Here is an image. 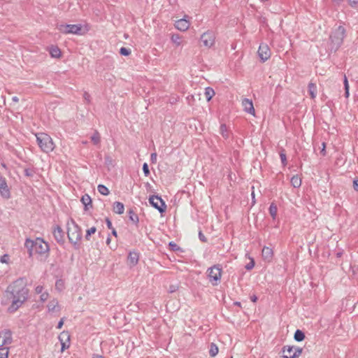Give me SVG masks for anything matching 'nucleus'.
<instances>
[{"mask_svg": "<svg viewBox=\"0 0 358 358\" xmlns=\"http://www.w3.org/2000/svg\"><path fill=\"white\" fill-rule=\"evenodd\" d=\"M6 292L8 299L12 300L8 310L13 313L27 301L29 289L25 286L24 279L19 278L7 287Z\"/></svg>", "mask_w": 358, "mask_h": 358, "instance_id": "obj_1", "label": "nucleus"}, {"mask_svg": "<svg viewBox=\"0 0 358 358\" xmlns=\"http://www.w3.org/2000/svg\"><path fill=\"white\" fill-rule=\"evenodd\" d=\"M24 246L28 250L29 257H32L34 253L48 256L50 251L48 243L41 238H36L35 240L27 238Z\"/></svg>", "mask_w": 358, "mask_h": 358, "instance_id": "obj_2", "label": "nucleus"}, {"mask_svg": "<svg viewBox=\"0 0 358 358\" xmlns=\"http://www.w3.org/2000/svg\"><path fill=\"white\" fill-rule=\"evenodd\" d=\"M67 235L70 243L76 248H78V243L82 238V231L73 219H70L67 222Z\"/></svg>", "mask_w": 358, "mask_h": 358, "instance_id": "obj_3", "label": "nucleus"}, {"mask_svg": "<svg viewBox=\"0 0 358 358\" xmlns=\"http://www.w3.org/2000/svg\"><path fill=\"white\" fill-rule=\"evenodd\" d=\"M345 36V29L343 26H338L330 35V48L331 51L336 52L343 44Z\"/></svg>", "mask_w": 358, "mask_h": 358, "instance_id": "obj_4", "label": "nucleus"}, {"mask_svg": "<svg viewBox=\"0 0 358 358\" xmlns=\"http://www.w3.org/2000/svg\"><path fill=\"white\" fill-rule=\"evenodd\" d=\"M36 142L41 150L45 152L49 153L55 148V144L50 135L45 133H38L36 134Z\"/></svg>", "mask_w": 358, "mask_h": 358, "instance_id": "obj_5", "label": "nucleus"}, {"mask_svg": "<svg viewBox=\"0 0 358 358\" xmlns=\"http://www.w3.org/2000/svg\"><path fill=\"white\" fill-rule=\"evenodd\" d=\"M209 281L213 285H217L222 276V269L218 266H213L207 271Z\"/></svg>", "mask_w": 358, "mask_h": 358, "instance_id": "obj_6", "label": "nucleus"}, {"mask_svg": "<svg viewBox=\"0 0 358 358\" xmlns=\"http://www.w3.org/2000/svg\"><path fill=\"white\" fill-rule=\"evenodd\" d=\"M58 30L65 34H80L82 27L80 24H59L57 26Z\"/></svg>", "mask_w": 358, "mask_h": 358, "instance_id": "obj_7", "label": "nucleus"}, {"mask_svg": "<svg viewBox=\"0 0 358 358\" xmlns=\"http://www.w3.org/2000/svg\"><path fill=\"white\" fill-rule=\"evenodd\" d=\"M202 45L208 48L213 47L215 42V34L212 31L204 32L200 38Z\"/></svg>", "mask_w": 358, "mask_h": 358, "instance_id": "obj_8", "label": "nucleus"}, {"mask_svg": "<svg viewBox=\"0 0 358 358\" xmlns=\"http://www.w3.org/2000/svg\"><path fill=\"white\" fill-rule=\"evenodd\" d=\"M302 352V349L293 346H284L282 350L283 358H297Z\"/></svg>", "mask_w": 358, "mask_h": 358, "instance_id": "obj_9", "label": "nucleus"}, {"mask_svg": "<svg viewBox=\"0 0 358 358\" xmlns=\"http://www.w3.org/2000/svg\"><path fill=\"white\" fill-rule=\"evenodd\" d=\"M149 202L150 205L157 209L159 213H162L165 212L166 206L160 196L157 195L151 196L149 198Z\"/></svg>", "mask_w": 358, "mask_h": 358, "instance_id": "obj_10", "label": "nucleus"}, {"mask_svg": "<svg viewBox=\"0 0 358 358\" xmlns=\"http://www.w3.org/2000/svg\"><path fill=\"white\" fill-rule=\"evenodd\" d=\"M12 332L9 329H4L0 332V347L9 348L12 343Z\"/></svg>", "mask_w": 358, "mask_h": 358, "instance_id": "obj_11", "label": "nucleus"}, {"mask_svg": "<svg viewBox=\"0 0 358 358\" xmlns=\"http://www.w3.org/2000/svg\"><path fill=\"white\" fill-rule=\"evenodd\" d=\"M271 55V52L268 45L265 43H262L258 49V55L260 59L264 62L268 60Z\"/></svg>", "mask_w": 358, "mask_h": 358, "instance_id": "obj_12", "label": "nucleus"}, {"mask_svg": "<svg viewBox=\"0 0 358 358\" xmlns=\"http://www.w3.org/2000/svg\"><path fill=\"white\" fill-rule=\"evenodd\" d=\"M0 194L4 199H9L10 196V192L8 187L6 178L3 176H0Z\"/></svg>", "mask_w": 358, "mask_h": 358, "instance_id": "obj_13", "label": "nucleus"}, {"mask_svg": "<svg viewBox=\"0 0 358 358\" xmlns=\"http://www.w3.org/2000/svg\"><path fill=\"white\" fill-rule=\"evenodd\" d=\"M53 236L56 241L60 244L62 245L64 243V233L62 230V229L57 225L54 227L53 231H52Z\"/></svg>", "mask_w": 358, "mask_h": 358, "instance_id": "obj_14", "label": "nucleus"}, {"mask_svg": "<svg viewBox=\"0 0 358 358\" xmlns=\"http://www.w3.org/2000/svg\"><path fill=\"white\" fill-rule=\"evenodd\" d=\"M242 106L245 112L255 115V110L252 100L245 98L242 100Z\"/></svg>", "mask_w": 358, "mask_h": 358, "instance_id": "obj_15", "label": "nucleus"}, {"mask_svg": "<svg viewBox=\"0 0 358 358\" xmlns=\"http://www.w3.org/2000/svg\"><path fill=\"white\" fill-rule=\"evenodd\" d=\"M190 22L188 20L186 19V17L184 18L180 19L175 22V27L181 31H185L189 27Z\"/></svg>", "mask_w": 358, "mask_h": 358, "instance_id": "obj_16", "label": "nucleus"}, {"mask_svg": "<svg viewBox=\"0 0 358 358\" xmlns=\"http://www.w3.org/2000/svg\"><path fill=\"white\" fill-rule=\"evenodd\" d=\"M59 339L61 341L62 344V351L65 350L69 347V336L67 332H62L59 336Z\"/></svg>", "mask_w": 358, "mask_h": 358, "instance_id": "obj_17", "label": "nucleus"}, {"mask_svg": "<svg viewBox=\"0 0 358 358\" xmlns=\"http://www.w3.org/2000/svg\"><path fill=\"white\" fill-rule=\"evenodd\" d=\"M139 259V255L138 252L133 251L130 252L127 257V262L130 266H136Z\"/></svg>", "mask_w": 358, "mask_h": 358, "instance_id": "obj_18", "label": "nucleus"}, {"mask_svg": "<svg viewBox=\"0 0 358 358\" xmlns=\"http://www.w3.org/2000/svg\"><path fill=\"white\" fill-rule=\"evenodd\" d=\"M48 310L49 313L59 312L60 306L57 299L51 300L48 304Z\"/></svg>", "mask_w": 358, "mask_h": 358, "instance_id": "obj_19", "label": "nucleus"}, {"mask_svg": "<svg viewBox=\"0 0 358 358\" xmlns=\"http://www.w3.org/2000/svg\"><path fill=\"white\" fill-rule=\"evenodd\" d=\"M262 255L264 260L270 262L272 259L273 252V250L268 247H264L262 251Z\"/></svg>", "mask_w": 358, "mask_h": 358, "instance_id": "obj_20", "label": "nucleus"}, {"mask_svg": "<svg viewBox=\"0 0 358 358\" xmlns=\"http://www.w3.org/2000/svg\"><path fill=\"white\" fill-rule=\"evenodd\" d=\"M124 204L119 201H115L113 204V210L115 213L121 215L124 213Z\"/></svg>", "mask_w": 358, "mask_h": 358, "instance_id": "obj_21", "label": "nucleus"}, {"mask_svg": "<svg viewBox=\"0 0 358 358\" xmlns=\"http://www.w3.org/2000/svg\"><path fill=\"white\" fill-rule=\"evenodd\" d=\"M290 182L293 187L299 188L301 185V178L299 175L293 176Z\"/></svg>", "mask_w": 358, "mask_h": 358, "instance_id": "obj_22", "label": "nucleus"}, {"mask_svg": "<svg viewBox=\"0 0 358 358\" xmlns=\"http://www.w3.org/2000/svg\"><path fill=\"white\" fill-rule=\"evenodd\" d=\"M308 92L311 99H315L317 95V86L313 83L308 84Z\"/></svg>", "mask_w": 358, "mask_h": 358, "instance_id": "obj_23", "label": "nucleus"}, {"mask_svg": "<svg viewBox=\"0 0 358 358\" xmlns=\"http://www.w3.org/2000/svg\"><path fill=\"white\" fill-rule=\"evenodd\" d=\"M81 201L83 204L85 206V210L88 209V206L92 207V199L88 194H85L81 198Z\"/></svg>", "mask_w": 358, "mask_h": 358, "instance_id": "obj_24", "label": "nucleus"}, {"mask_svg": "<svg viewBox=\"0 0 358 358\" xmlns=\"http://www.w3.org/2000/svg\"><path fill=\"white\" fill-rule=\"evenodd\" d=\"M268 210H269V213H270L271 216L272 217L273 220H275L277 217V213H278V208H277L276 204L273 202L271 203L269 206Z\"/></svg>", "mask_w": 358, "mask_h": 358, "instance_id": "obj_25", "label": "nucleus"}, {"mask_svg": "<svg viewBox=\"0 0 358 358\" xmlns=\"http://www.w3.org/2000/svg\"><path fill=\"white\" fill-rule=\"evenodd\" d=\"M50 54L52 57L59 58L61 56V51L57 47L52 46L50 48Z\"/></svg>", "mask_w": 358, "mask_h": 358, "instance_id": "obj_26", "label": "nucleus"}, {"mask_svg": "<svg viewBox=\"0 0 358 358\" xmlns=\"http://www.w3.org/2000/svg\"><path fill=\"white\" fill-rule=\"evenodd\" d=\"M214 95L215 92L213 88L208 87L205 89V96L208 101H210Z\"/></svg>", "mask_w": 358, "mask_h": 358, "instance_id": "obj_27", "label": "nucleus"}, {"mask_svg": "<svg viewBox=\"0 0 358 358\" xmlns=\"http://www.w3.org/2000/svg\"><path fill=\"white\" fill-rule=\"evenodd\" d=\"M129 220L134 224H137L139 219L138 216L134 212L133 210L130 209L128 212Z\"/></svg>", "mask_w": 358, "mask_h": 358, "instance_id": "obj_28", "label": "nucleus"}, {"mask_svg": "<svg viewBox=\"0 0 358 358\" xmlns=\"http://www.w3.org/2000/svg\"><path fill=\"white\" fill-rule=\"evenodd\" d=\"M220 132L224 138L227 139L229 138V134L225 124L220 125Z\"/></svg>", "mask_w": 358, "mask_h": 358, "instance_id": "obj_29", "label": "nucleus"}, {"mask_svg": "<svg viewBox=\"0 0 358 358\" xmlns=\"http://www.w3.org/2000/svg\"><path fill=\"white\" fill-rule=\"evenodd\" d=\"M171 40L176 46L180 45L182 43L181 36L178 34H173Z\"/></svg>", "mask_w": 358, "mask_h": 358, "instance_id": "obj_30", "label": "nucleus"}, {"mask_svg": "<svg viewBox=\"0 0 358 358\" xmlns=\"http://www.w3.org/2000/svg\"><path fill=\"white\" fill-rule=\"evenodd\" d=\"M218 351H219V350H218L217 346L213 343H210V350H209L210 355L211 357H214L217 355Z\"/></svg>", "mask_w": 358, "mask_h": 358, "instance_id": "obj_31", "label": "nucleus"}, {"mask_svg": "<svg viewBox=\"0 0 358 358\" xmlns=\"http://www.w3.org/2000/svg\"><path fill=\"white\" fill-rule=\"evenodd\" d=\"M97 190L101 194L104 195V196L108 195L110 193L108 187H106L103 185H99L97 187Z\"/></svg>", "mask_w": 358, "mask_h": 358, "instance_id": "obj_32", "label": "nucleus"}, {"mask_svg": "<svg viewBox=\"0 0 358 358\" xmlns=\"http://www.w3.org/2000/svg\"><path fill=\"white\" fill-rule=\"evenodd\" d=\"M294 338L296 341H302L305 338V334L302 331L297 329L294 333Z\"/></svg>", "mask_w": 358, "mask_h": 358, "instance_id": "obj_33", "label": "nucleus"}, {"mask_svg": "<svg viewBox=\"0 0 358 358\" xmlns=\"http://www.w3.org/2000/svg\"><path fill=\"white\" fill-rule=\"evenodd\" d=\"M101 136L98 131H95L91 137V141L94 145H98L100 143Z\"/></svg>", "mask_w": 358, "mask_h": 358, "instance_id": "obj_34", "label": "nucleus"}, {"mask_svg": "<svg viewBox=\"0 0 358 358\" xmlns=\"http://www.w3.org/2000/svg\"><path fill=\"white\" fill-rule=\"evenodd\" d=\"M343 84H344V88H345V96L346 98H348L349 95H350V93H349V84H348V78H347V77L345 76L344 77Z\"/></svg>", "mask_w": 358, "mask_h": 358, "instance_id": "obj_35", "label": "nucleus"}, {"mask_svg": "<svg viewBox=\"0 0 358 358\" xmlns=\"http://www.w3.org/2000/svg\"><path fill=\"white\" fill-rule=\"evenodd\" d=\"M9 348L0 347V358H8Z\"/></svg>", "mask_w": 358, "mask_h": 358, "instance_id": "obj_36", "label": "nucleus"}, {"mask_svg": "<svg viewBox=\"0 0 358 358\" xmlns=\"http://www.w3.org/2000/svg\"><path fill=\"white\" fill-rule=\"evenodd\" d=\"M96 231V228L95 227H92L90 229H87L85 234V239L89 241L90 237L92 234H94Z\"/></svg>", "mask_w": 358, "mask_h": 358, "instance_id": "obj_37", "label": "nucleus"}, {"mask_svg": "<svg viewBox=\"0 0 358 358\" xmlns=\"http://www.w3.org/2000/svg\"><path fill=\"white\" fill-rule=\"evenodd\" d=\"M64 281L62 280L59 279L56 281L55 287L59 291H62L64 289Z\"/></svg>", "mask_w": 358, "mask_h": 358, "instance_id": "obj_38", "label": "nucleus"}, {"mask_svg": "<svg viewBox=\"0 0 358 358\" xmlns=\"http://www.w3.org/2000/svg\"><path fill=\"white\" fill-rule=\"evenodd\" d=\"M280 157L282 164L284 166H285L287 164V157H286V154L285 153L284 150H282V151L280 152Z\"/></svg>", "mask_w": 358, "mask_h": 358, "instance_id": "obj_39", "label": "nucleus"}, {"mask_svg": "<svg viewBox=\"0 0 358 358\" xmlns=\"http://www.w3.org/2000/svg\"><path fill=\"white\" fill-rule=\"evenodd\" d=\"M120 53L122 55L128 56L131 54V50L128 48L122 47L120 50Z\"/></svg>", "mask_w": 358, "mask_h": 358, "instance_id": "obj_40", "label": "nucleus"}, {"mask_svg": "<svg viewBox=\"0 0 358 358\" xmlns=\"http://www.w3.org/2000/svg\"><path fill=\"white\" fill-rule=\"evenodd\" d=\"M143 171L145 176H148L150 175V170H149L148 165L147 163H144L143 164Z\"/></svg>", "mask_w": 358, "mask_h": 358, "instance_id": "obj_41", "label": "nucleus"}, {"mask_svg": "<svg viewBox=\"0 0 358 358\" xmlns=\"http://www.w3.org/2000/svg\"><path fill=\"white\" fill-rule=\"evenodd\" d=\"M10 260V257H9V255H7V254H5L3 255V256L1 257L0 258V262L1 263H5V264H8V262Z\"/></svg>", "mask_w": 358, "mask_h": 358, "instance_id": "obj_42", "label": "nucleus"}, {"mask_svg": "<svg viewBox=\"0 0 358 358\" xmlns=\"http://www.w3.org/2000/svg\"><path fill=\"white\" fill-rule=\"evenodd\" d=\"M34 171L33 169H24V175L28 177H31L34 174Z\"/></svg>", "mask_w": 358, "mask_h": 358, "instance_id": "obj_43", "label": "nucleus"}, {"mask_svg": "<svg viewBox=\"0 0 358 358\" xmlns=\"http://www.w3.org/2000/svg\"><path fill=\"white\" fill-rule=\"evenodd\" d=\"M48 296H49V294L48 292H43L41 294L40 299L42 302H44L45 301H47V299H48Z\"/></svg>", "mask_w": 358, "mask_h": 358, "instance_id": "obj_44", "label": "nucleus"}, {"mask_svg": "<svg viewBox=\"0 0 358 358\" xmlns=\"http://www.w3.org/2000/svg\"><path fill=\"white\" fill-rule=\"evenodd\" d=\"M178 287L177 285H171L169 286L168 291L169 293H173L178 290Z\"/></svg>", "mask_w": 358, "mask_h": 358, "instance_id": "obj_45", "label": "nucleus"}, {"mask_svg": "<svg viewBox=\"0 0 358 358\" xmlns=\"http://www.w3.org/2000/svg\"><path fill=\"white\" fill-rule=\"evenodd\" d=\"M157 153L153 152L150 155V161L152 164H155L157 162Z\"/></svg>", "mask_w": 358, "mask_h": 358, "instance_id": "obj_46", "label": "nucleus"}, {"mask_svg": "<svg viewBox=\"0 0 358 358\" xmlns=\"http://www.w3.org/2000/svg\"><path fill=\"white\" fill-rule=\"evenodd\" d=\"M349 4L352 8H357L358 6V0H349Z\"/></svg>", "mask_w": 358, "mask_h": 358, "instance_id": "obj_47", "label": "nucleus"}, {"mask_svg": "<svg viewBox=\"0 0 358 358\" xmlns=\"http://www.w3.org/2000/svg\"><path fill=\"white\" fill-rule=\"evenodd\" d=\"M254 266H255V262L252 259V261L250 262H249L248 264H246L245 268L247 270H251L254 267Z\"/></svg>", "mask_w": 358, "mask_h": 358, "instance_id": "obj_48", "label": "nucleus"}, {"mask_svg": "<svg viewBox=\"0 0 358 358\" xmlns=\"http://www.w3.org/2000/svg\"><path fill=\"white\" fill-rule=\"evenodd\" d=\"M83 98L87 103H89L90 102V95L89 93L85 92L83 94Z\"/></svg>", "mask_w": 358, "mask_h": 358, "instance_id": "obj_49", "label": "nucleus"}, {"mask_svg": "<svg viewBox=\"0 0 358 358\" xmlns=\"http://www.w3.org/2000/svg\"><path fill=\"white\" fill-rule=\"evenodd\" d=\"M199 239L202 241V242H206L207 241V239L205 237V236L202 234L201 231H200L199 233Z\"/></svg>", "mask_w": 358, "mask_h": 358, "instance_id": "obj_50", "label": "nucleus"}, {"mask_svg": "<svg viewBox=\"0 0 358 358\" xmlns=\"http://www.w3.org/2000/svg\"><path fill=\"white\" fill-rule=\"evenodd\" d=\"M106 225H107V227H108V229H112L113 228V227H112V222H111V221L110 220V219H109V218H108V217H107V218L106 219Z\"/></svg>", "mask_w": 358, "mask_h": 358, "instance_id": "obj_51", "label": "nucleus"}, {"mask_svg": "<svg viewBox=\"0 0 358 358\" xmlns=\"http://www.w3.org/2000/svg\"><path fill=\"white\" fill-rule=\"evenodd\" d=\"M43 287L41 286V285H38L36 289H35V291L37 294H41L43 292Z\"/></svg>", "mask_w": 358, "mask_h": 358, "instance_id": "obj_52", "label": "nucleus"}, {"mask_svg": "<svg viewBox=\"0 0 358 358\" xmlns=\"http://www.w3.org/2000/svg\"><path fill=\"white\" fill-rule=\"evenodd\" d=\"M353 187L356 192H358V179H355L353 181Z\"/></svg>", "mask_w": 358, "mask_h": 358, "instance_id": "obj_53", "label": "nucleus"}, {"mask_svg": "<svg viewBox=\"0 0 358 358\" xmlns=\"http://www.w3.org/2000/svg\"><path fill=\"white\" fill-rule=\"evenodd\" d=\"M322 145V150H321V154L323 156H324L326 155V150H325L326 144H325V143L323 142Z\"/></svg>", "mask_w": 358, "mask_h": 358, "instance_id": "obj_54", "label": "nucleus"}, {"mask_svg": "<svg viewBox=\"0 0 358 358\" xmlns=\"http://www.w3.org/2000/svg\"><path fill=\"white\" fill-rule=\"evenodd\" d=\"M64 324V320L61 319L60 321L58 322V324L57 326V329H61Z\"/></svg>", "mask_w": 358, "mask_h": 358, "instance_id": "obj_55", "label": "nucleus"}, {"mask_svg": "<svg viewBox=\"0 0 358 358\" xmlns=\"http://www.w3.org/2000/svg\"><path fill=\"white\" fill-rule=\"evenodd\" d=\"M250 299L252 302H256L257 300V297L255 295H253L250 297Z\"/></svg>", "mask_w": 358, "mask_h": 358, "instance_id": "obj_56", "label": "nucleus"}, {"mask_svg": "<svg viewBox=\"0 0 358 358\" xmlns=\"http://www.w3.org/2000/svg\"><path fill=\"white\" fill-rule=\"evenodd\" d=\"M169 245L173 248V250H176V248L177 247V245L173 242H171L169 243Z\"/></svg>", "mask_w": 358, "mask_h": 358, "instance_id": "obj_57", "label": "nucleus"}, {"mask_svg": "<svg viewBox=\"0 0 358 358\" xmlns=\"http://www.w3.org/2000/svg\"><path fill=\"white\" fill-rule=\"evenodd\" d=\"M92 358H105V357L100 355H94Z\"/></svg>", "mask_w": 358, "mask_h": 358, "instance_id": "obj_58", "label": "nucleus"}, {"mask_svg": "<svg viewBox=\"0 0 358 358\" xmlns=\"http://www.w3.org/2000/svg\"><path fill=\"white\" fill-rule=\"evenodd\" d=\"M111 230H112V234L113 236H117V231H116V230L114 228H113Z\"/></svg>", "mask_w": 358, "mask_h": 358, "instance_id": "obj_59", "label": "nucleus"}, {"mask_svg": "<svg viewBox=\"0 0 358 358\" xmlns=\"http://www.w3.org/2000/svg\"><path fill=\"white\" fill-rule=\"evenodd\" d=\"M12 100L14 101V102H18L19 101V99L17 97V96H13L12 98Z\"/></svg>", "mask_w": 358, "mask_h": 358, "instance_id": "obj_60", "label": "nucleus"}, {"mask_svg": "<svg viewBox=\"0 0 358 358\" xmlns=\"http://www.w3.org/2000/svg\"><path fill=\"white\" fill-rule=\"evenodd\" d=\"M110 242V237H108L107 239H106V243L108 245Z\"/></svg>", "mask_w": 358, "mask_h": 358, "instance_id": "obj_61", "label": "nucleus"}, {"mask_svg": "<svg viewBox=\"0 0 358 358\" xmlns=\"http://www.w3.org/2000/svg\"><path fill=\"white\" fill-rule=\"evenodd\" d=\"M236 304L240 306L241 303L240 302H236Z\"/></svg>", "mask_w": 358, "mask_h": 358, "instance_id": "obj_62", "label": "nucleus"}, {"mask_svg": "<svg viewBox=\"0 0 358 358\" xmlns=\"http://www.w3.org/2000/svg\"><path fill=\"white\" fill-rule=\"evenodd\" d=\"M231 358H232V357H231Z\"/></svg>", "mask_w": 358, "mask_h": 358, "instance_id": "obj_63", "label": "nucleus"}]
</instances>
